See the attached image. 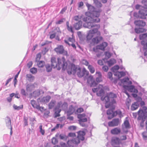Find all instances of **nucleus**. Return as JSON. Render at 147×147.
Instances as JSON below:
<instances>
[{
  "label": "nucleus",
  "instance_id": "41",
  "mask_svg": "<svg viewBox=\"0 0 147 147\" xmlns=\"http://www.w3.org/2000/svg\"><path fill=\"white\" fill-rule=\"evenodd\" d=\"M66 24L67 30L69 31L73 32V30L72 27L71 26H69V22H68L67 21L66 22Z\"/></svg>",
  "mask_w": 147,
  "mask_h": 147
},
{
  "label": "nucleus",
  "instance_id": "14",
  "mask_svg": "<svg viewBox=\"0 0 147 147\" xmlns=\"http://www.w3.org/2000/svg\"><path fill=\"white\" fill-rule=\"evenodd\" d=\"M80 140L78 137L76 138L73 139L71 140H69L68 141V143H71V144L74 145V144H78L80 142Z\"/></svg>",
  "mask_w": 147,
  "mask_h": 147
},
{
  "label": "nucleus",
  "instance_id": "47",
  "mask_svg": "<svg viewBox=\"0 0 147 147\" xmlns=\"http://www.w3.org/2000/svg\"><path fill=\"white\" fill-rule=\"evenodd\" d=\"M62 105V102L61 101L59 102H58L57 105L55 106V109L61 110L60 108H61V105Z\"/></svg>",
  "mask_w": 147,
  "mask_h": 147
},
{
  "label": "nucleus",
  "instance_id": "25",
  "mask_svg": "<svg viewBox=\"0 0 147 147\" xmlns=\"http://www.w3.org/2000/svg\"><path fill=\"white\" fill-rule=\"evenodd\" d=\"M75 110L74 108L72 105H71L67 111V115H70L72 114L74 112Z\"/></svg>",
  "mask_w": 147,
  "mask_h": 147
},
{
  "label": "nucleus",
  "instance_id": "45",
  "mask_svg": "<svg viewBox=\"0 0 147 147\" xmlns=\"http://www.w3.org/2000/svg\"><path fill=\"white\" fill-rule=\"evenodd\" d=\"M88 68L91 73H93L94 72L95 69L92 66L90 65H88Z\"/></svg>",
  "mask_w": 147,
  "mask_h": 147
},
{
  "label": "nucleus",
  "instance_id": "23",
  "mask_svg": "<svg viewBox=\"0 0 147 147\" xmlns=\"http://www.w3.org/2000/svg\"><path fill=\"white\" fill-rule=\"evenodd\" d=\"M139 103L138 102H134L133 103L131 107V109L132 111H134L138 108L139 106Z\"/></svg>",
  "mask_w": 147,
  "mask_h": 147
},
{
  "label": "nucleus",
  "instance_id": "22",
  "mask_svg": "<svg viewBox=\"0 0 147 147\" xmlns=\"http://www.w3.org/2000/svg\"><path fill=\"white\" fill-rule=\"evenodd\" d=\"M121 82L122 83L127 84L128 85H130L132 84L131 82L129 81V79L128 77H125L123 79H121Z\"/></svg>",
  "mask_w": 147,
  "mask_h": 147
},
{
  "label": "nucleus",
  "instance_id": "30",
  "mask_svg": "<svg viewBox=\"0 0 147 147\" xmlns=\"http://www.w3.org/2000/svg\"><path fill=\"white\" fill-rule=\"evenodd\" d=\"M5 122L7 126L8 127H11V120L10 118L8 117L5 118Z\"/></svg>",
  "mask_w": 147,
  "mask_h": 147
},
{
  "label": "nucleus",
  "instance_id": "59",
  "mask_svg": "<svg viewBox=\"0 0 147 147\" xmlns=\"http://www.w3.org/2000/svg\"><path fill=\"white\" fill-rule=\"evenodd\" d=\"M27 120L28 118L26 117H24V126H26L28 125Z\"/></svg>",
  "mask_w": 147,
  "mask_h": 147
},
{
  "label": "nucleus",
  "instance_id": "36",
  "mask_svg": "<svg viewBox=\"0 0 147 147\" xmlns=\"http://www.w3.org/2000/svg\"><path fill=\"white\" fill-rule=\"evenodd\" d=\"M56 101L55 100H52L49 103L48 105L49 108L50 109H53L56 103Z\"/></svg>",
  "mask_w": 147,
  "mask_h": 147
},
{
  "label": "nucleus",
  "instance_id": "21",
  "mask_svg": "<svg viewBox=\"0 0 147 147\" xmlns=\"http://www.w3.org/2000/svg\"><path fill=\"white\" fill-rule=\"evenodd\" d=\"M120 132V129L118 127L115 128L111 130V133L113 134L117 135L119 134Z\"/></svg>",
  "mask_w": 147,
  "mask_h": 147
},
{
  "label": "nucleus",
  "instance_id": "20",
  "mask_svg": "<svg viewBox=\"0 0 147 147\" xmlns=\"http://www.w3.org/2000/svg\"><path fill=\"white\" fill-rule=\"evenodd\" d=\"M82 22L81 21H79L78 22L75 24L74 25V27L75 29L78 30L82 27Z\"/></svg>",
  "mask_w": 147,
  "mask_h": 147
},
{
  "label": "nucleus",
  "instance_id": "7",
  "mask_svg": "<svg viewBox=\"0 0 147 147\" xmlns=\"http://www.w3.org/2000/svg\"><path fill=\"white\" fill-rule=\"evenodd\" d=\"M87 83L90 84L91 87H94L97 84V83L94 80L92 76H90L87 79Z\"/></svg>",
  "mask_w": 147,
  "mask_h": 147
},
{
  "label": "nucleus",
  "instance_id": "48",
  "mask_svg": "<svg viewBox=\"0 0 147 147\" xmlns=\"http://www.w3.org/2000/svg\"><path fill=\"white\" fill-rule=\"evenodd\" d=\"M64 42L66 44H68L69 46L71 45L74 49H76V46L75 44H74V43L70 44L68 42V41L67 40H64Z\"/></svg>",
  "mask_w": 147,
  "mask_h": 147
},
{
  "label": "nucleus",
  "instance_id": "28",
  "mask_svg": "<svg viewBox=\"0 0 147 147\" xmlns=\"http://www.w3.org/2000/svg\"><path fill=\"white\" fill-rule=\"evenodd\" d=\"M34 88V86L33 84H28L26 86V90L27 91H31Z\"/></svg>",
  "mask_w": 147,
  "mask_h": 147
},
{
  "label": "nucleus",
  "instance_id": "34",
  "mask_svg": "<svg viewBox=\"0 0 147 147\" xmlns=\"http://www.w3.org/2000/svg\"><path fill=\"white\" fill-rule=\"evenodd\" d=\"M127 119V118H126V119L124 121L122 125H123L125 128L128 129L130 128V124L128 120Z\"/></svg>",
  "mask_w": 147,
  "mask_h": 147
},
{
  "label": "nucleus",
  "instance_id": "27",
  "mask_svg": "<svg viewBox=\"0 0 147 147\" xmlns=\"http://www.w3.org/2000/svg\"><path fill=\"white\" fill-rule=\"evenodd\" d=\"M147 30L143 28H135V31L137 33H140L146 32Z\"/></svg>",
  "mask_w": 147,
  "mask_h": 147
},
{
  "label": "nucleus",
  "instance_id": "46",
  "mask_svg": "<svg viewBox=\"0 0 147 147\" xmlns=\"http://www.w3.org/2000/svg\"><path fill=\"white\" fill-rule=\"evenodd\" d=\"M13 108L15 110H19L20 109H22L23 108V105H21L20 106H18L15 105H13Z\"/></svg>",
  "mask_w": 147,
  "mask_h": 147
},
{
  "label": "nucleus",
  "instance_id": "10",
  "mask_svg": "<svg viewBox=\"0 0 147 147\" xmlns=\"http://www.w3.org/2000/svg\"><path fill=\"white\" fill-rule=\"evenodd\" d=\"M123 87L125 89L131 92L137 93L138 92L137 90L135 89L134 86L133 85L129 86L124 85Z\"/></svg>",
  "mask_w": 147,
  "mask_h": 147
},
{
  "label": "nucleus",
  "instance_id": "15",
  "mask_svg": "<svg viewBox=\"0 0 147 147\" xmlns=\"http://www.w3.org/2000/svg\"><path fill=\"white\" fill-rule=\"evenodd\" d=\"M78 137L81 140H83L84 139V136L85 133L83 131H80L78 133Z\"/></svg>",
  "mask_w": 147,
  "mask_h": 147
},
{
  "label": "nucleus",
  "instance_id": "57",
  "mask_svg": "<svg viewBox=\"0 0 147 147\" xmlns=\"http://www.w3.org/2000/svg\"><path fill=\"white\" fill-rule=\"evenodd\" d=\"M105 54L106 58L107 59L109 58L111 56L110 53L108 52H106Z\"/></svg>",
  "mask_w": 147,
  "mask_h": 147
},
{
  "label": "nucleus",
  "instance_id": "31",
  "mask_svg": "<svg viewBox=\"0 0 147 147\" xmlns=\"http://www.w3.org/2000/svg\"><path fill=\"white\" fill-rule=\"evenodd\" d=\"M93 0L94 3L97 7L100 8L102 7V3L98 0Z\"/></svg>",
  "mask_w": 147,
  "mask_h": 147
},
{
  "label": "nucleus",
  "instance_id": "2",
  "mask_svg": "<svg viewBox=\"0 0 147 147\" xmlns=\"http://www.w3.org/2000/svg\"><path fill=\"white\" fill-rule=\"evenodd\" d=\"M67 72L69 74H73L74 75L76 73L78 76L81 78L85 75L88 76L89 72L86 69L84 68L82 70H81V68L78 66L76 65L73 64H71L70 66V68L67 69Z\"/></svg>",
  "mask_w": 147,
  "mask_h": 147
},
{
  "label": "nucleus",
  "instance_id": "43",
  "mask_svg": "<svg viewBox=\"0 0 147 147\" xmlns=\"http://www.w3.org/2000/svg\"><path fill=\"white\" fill-rule=\"evenodd\" d=\"M55 110V112L54 114V117H57L60 116V113L61 111V110Z\"/></svg>",
  "mask_w": 147,
  "mask_h": 147
},
{
  "label": "nucleus",
  "instance_id": "42",
  "mask_svg": "<svg viewBox=\"0 0 147 147\" xmlns=\"http://www.w3.org/2000/svg\"><path fill=\"white\" fill-rule=\"evenodd\" d=\"M67 104L66 102H65L63 103H62L61 108L63 110H66L67 107Z\"/></svg>",
  "mask_w": 147,
  "mask_h": 147
},
{
  "label": "nucleus",
  "instance_id": "49",
  "mask_svg": "<svg viewBox=\"0 0 147 147\" xmlns=\"http://www.w3.org/2000/svg\"><path fill=\"white\" fill-rule=\"evenodd\" d=\"M83 16H77L74 17V19L76 21H78L82 18L83 20L84 18H83Z\"/></svg>",
  "mask_w": 147,
  "mask_h": 147
},
{
  "label": "nucleus",
  "instance_id": "64",
  "mask_svg": "<svg viewBox=\"0 0 147 147\" xmlns=\"http://www.w3.org/2000/svg\"><path fill=\"white\" fill-rule=\"evenodd\" d=\"M21 93L23 95L26 96V92L25 90L23 89H22L21 90Z\"/></svg>",
  "mask_w": 147,
  "mask_h": 147
},
{
  "label": "nucleus",
  "instance_id": "60",
  "mask_svg": "<svg viewBox=\"0 0 147 147\" xmlns=\"http://www.w3.org/2000/svg\"><path fill=\"white\" fill-rule=\"evenodd\" d=\"M84 111L83 109L82 108H78L77 110L76 111V112L75 113H80Z\"/></svg>",
  "mask_w": 147,
  "mask_h": 147
},
{
  "label": "nucleus",
  "instance_id": "24",
  "mask_svg": "<svg viewBox=\"0 0 147 147\" xmlns=\"http://www.w3.org/2000/svg\"><path fill=\"white\" fill-rule=\"evenodd\" d=\"M109 98H110L111 102L112 103H114L115 102L114 98L116 97L117 96L116 94H114L112 92H110L109 93L107 94Z\"/></svg>",
  "mask_w": 147,
  "mask_h": 147
},
{
  "label": "nucleus",
  "instance_id": "44",
  "mask_svg": "<svg viewBox=\"0 0 147 147\" xmlns=\"http://www.w3.org/2000/svg\"><path fill=\"white\" fill-rule=\"evenodd\" d=\"M61 147H73L74 145L73 144H71V143H69L68 144L67 142V144L64 143H63L61 144Z\"/></svg>",
  "mask_w": 147,
  "mask_h": 147
},
{
  "label": "nucleus",
  "instance_id": "52",
  "mask_svg": "<svg viewBox=\"0 0 147 147\" xmlns=\"http://www.w3.org/2000/svg\"><path fill=\"white\" fill-rule=\"evenodd\" d=\"M142 138L144 140H147V131H144L142 134Z\"/></svg>",
  "mask_w": 147,
  "mask_h": 147
},
{
  "label": "nucleus",
  "instance_id": "32",
  "mask_svg": "<svg viewBox=\"0 0 147 147\" xmlns=\"http://www.w3.org/2000/svg\"><path fill=\"white\" fill-rule=\"evenodd\" d=\"M26 78L27 80L31 82H33L34 79V77L30 74L26 75Z\"/></svg>",
  "mask_w": 147,
  "mask_h": 147
},
{
  "label": "nucleus",
  "instance_id": "63",
  "mask_svg": "<svg viewBox=\"0 0 147 147\" xmlns=\"http://www.w3.org/2000/svg\"><path fill=\"white\" fill-rule=\"evenodd\" d=\"M68 40L69 41L71 42V43L75 42V40L73 37H69L68 38Z\"/></svg>",
  "mask_w": 147,
  "mask_h": 147
},
{
  "label": "nucleus",
  "instance_id": "53",
  "mask_svg": "<svg viewBox=\"0 0 147 147\" xmlns=\"http://www.w3.org/2000/svg\"><path fill=\"white\" fill-rule=\"evenodd\" d=\"M45 67L46 68L47 72H49L51 71L52 68L51 67L49 64H47L45 65Z\"/></svg>",
  "mask_w": 147,
  "mask_h": 147
},
{
  "label": "nucleus",
  "instance_id": "38",
  "mask_svg": "<svg viewBox=\"0 0 147 147\" xmlns=\"http://www.w3.org/2000/svg\"><path fill=\"white\" fill-rule=\"evenodd\" d=\"M139 37L140 40L143 39V40L145 41L147 38V33L140 34Z\"/></svg>",
  "mask_w": 147,
  "mask_h": 147
},
{
  "label": "nucleus",
  "instance_id": "18",
  "mask_svg": "<svg viewBox=\"0 0 147 147\" xmlns=\"http://www.w3.org/2000/svg\"><path fill=\"white\" fill-rule=\"evenodd\" d=\"M51 98L50 96H47L45 97H44L42 98L40 100V101L41 102L46 103L48 102Z\"/></svg>",
  "mask_w": 147,
  "mask_h": 147
},
{
  "label": "nucleus",
  "instance_id": "12",
  "mask_svg": "<svg viewBox=\"0 0 147 147\" xmlns=\"http://www.w3.org/2000/svg\"><path fill=\"white\" fill-rule=\"evenodd\" d=\"M135 24L139 27H144L146 25V23L143 20H136L134 22Z\"/></svg>",
  "mask_w": 147,
  "mask_h": 147
},
{
  "label": "nucleus",
  "instance_id": "11",
  "mask_svg": "<svg viewBox=\"0 0 147 147\" xmlns=\"http://www.w3.org/2000/svg\"><path fill=\"white\" fill-rule=\"evenodd\" d=\"M119 123V120L118 119H114L108 123L109 126H117Z\"/></svg>",
  "mask_w": 147,
  "mask_h": 147
},
{
  "label": "nucleus",
  "instance_id": "39",
  "mask_svg": "<svg viewBox=\"0 0 147 147\" xmlns=\"http://www.w3.org/2000/svg\"><path fill=\"white\" fill-rule=\"evenodd\" d=\"M40 91L39 90H37L34 91L32 93V96L34 97L39 96L40 94Z\"/></svg>",
  "mask_w": 147,
  "mask_h": 147
},
{
  "label": "nucleus",
  "instance_id": "40",
  "mask_svg": "<svg viewBox=\"0 0 147 147\" xmlns=\"http://www.w3.org/2000/svg\"><path fill=\"white\" fill-rule=\"evenodd\" d=\"M119 68V66L117 65H115L114 67L112 68L111 69V70L113 72H114L115 73L117 72V71H118L117 70Z\"/></svg>",
  "mask_w": 147,
  "mask_h": 147
},
{
  "label": "nucleus",
  "instance_id": "35",
  "mask_svg": "<svg viewBox=\"0 0 147 147\" xmlns=\"http://www.w3.org/2000/svg\"><path fill=\"white\" fill-rule=\"evenodd\" d=\"M55 136L57 137H59L60 139L63 140H65L67 138V137L65 135L63 134L59 135V134H57Z\"/></svg>",
  "mask_w": 147,
  "mask_h": 147
},
{
  "label": "nucleus",
  "instance_id": "13",
  "mask_svg": "<svg viewBox=\"0 0 147 147\" xmlns=\"http://www.w3.org/2000/svg\"><path fill=\"white\" fill-rule=\"evenodd\" d=\"M117 115H118V116L121 118L123 116V115L122 114L121 111L119 110H118L114 112L112 116L111 117H109V118L111 119L114 117L115 116Z\"/></svg>",
  "mask_w": 147,
  "mask_h": 147
},
{
  "label": "nucleus",
  "instance_id": "6",
  "mask_svg": "<svg viewBox=\"0 0 147 147\" xmlns=\"http://www.w3.org/2000/svg\"><path fill=\"white\" fill-rule=\"evenodd\" d=\"M138 114L139 117L138 119L140 120L142 119L144 120L147 116L146 113L142 110L140 109L138 112Z\"/></svg>",
  "mask_w": 147,
  "mask_h": 147
},
{
  "label": "nucleus",
  "instance_id": "5",
  "mask_svg": "<svg viewBox=\"0 0 147 147\" xmlns=\"http://www.w3.org/2000/svg\"><path fill=\"white\" fill-rule=\"evenodd\" d=\"M92 91L94 92H97L96 94L98 96H101L104 94L103 86L100 84L97 88H92Z\"/></svg>",
  "mask_w": 147,
  "mask_h": 147
},
{
  "label": "nucleus",
  "instance_id": "58",
  "mask_svg": "<svg viewBox=\"0 0 147 147\" xmlns=\"http://www.w3.org/2000/svg\"><path fill=\"white\" fill-rule=\"evenodd\" d=\"M58 142V140L55 138H53L52 139V143L54 144H56Z\"/></svg>",
  "mask_w": 147,
  "mask_h": 147
},
{
  "label": "nucleus",
  "instance_id": "19",
  "mask_svg": "<svg viewBox=\"0 0 147 147\" xmlns=\"http://www.w3.org/2000/svg\"><path fill=\"white\" fill-rule=\"evenodd\" d=\"M114 75L117 76L118 78H120L121 77L124 76L125 75V72L124 71H117L116 73L114 74Z\"/></svg>",
  "mask_w": 147,
  "mask_h": 147
},
{
  "label": "nucleus",
  "instance_id": "4",
  "mask_svg": "<svg viewBox=\"0 0 147 147\" xmlns=\"http://www.w3.org/2000/svg\"><path fill=\"white\" fill-rule=\"evenodd\" d=\"M142 3L144 6H142V8L139 11V16L143 19L146 18V16H147V1L143 0Z\"/></svg>",
  "mask_w": 147,
  "mask_h": 147
},
{
  "label": "nucleus",
  "instance_id": "51",
  "mask_svg": "<svg viewBox=\"0 0 147 147\" xmlns=\"http://www.w3.org/2000/svg\"><path fill=\"white\" fill-rule=\"evenodd\" d=\"M37 65L39 67H42L45 65V62L43 61H38Z\"/></svg>",
  "mask_w": 147,
  "mask_h": 147
},
{
  "label": "nucleus",
  "instance_id": "37",
  "mask_svg": "<svg viewBox=\"0 0 147 147\" xmlns=\"http://www.w3.org/2000/svg\"><path fill=\"white\" fill-rule=\"evenodd\" d=\"M101 99L102 101H105L106 103L108 102L111 100L107 94L105 97H102L101 98Z\"/></svg>",
  "mask_w": 147,
  "mask_h": 147
},
{
  "label": "nucleus",
  "instance_id": "33",
  "mask_svg": "<svg viewBox=\"0 0 147 147\" xmlns=\"http://www.w3.org/2000/svg\"><path fill=\"white\" fill-rule=\"evenodd\" d=\"M112 141L113 143L117 144H119L121 142L120 139L117 137L113 138L112 139Z\"/></svg>",
  "mask_w": 147,
  "mask_h": 147
},
{
  "label": "nucleus",
  "instance_id": "55",
  "mask_svg": "<svg viewBox=\"0 0 147 147\" xmlns=\"http://www.w3.org/2000/svg\"><path fill=\"white\" fill-rule=\"evenodd\" d=\"M41 57V55L40 53H39L37 54L36 56V62L38 61Z\"/></svg>",
  "mask_w": 147,
  "mask_h": 147
},
{
  "label": "nucleus",
  "instance_id": "26",
  "mask_svg": "<svg viewBox=\"0 0 147 147\" xmlns=\"http://www.w3.org/2000/svg\"><path fill=\"white\" fill-rule=\"evenodd\" d=\"M114 109L115 107H113L112 109H109L107 111V113L108 115H109L108 117L109 119H111L110 118H109V117L112 116L114 112H113Z\"/></svg>",
  "mask_w": 147,
  "mask_h": 147
},
{
  "label": "nucleus",
  "instance_id": "56",
  "mask_svg": "<svg viewBox=\"0 0 147 147\" xmlns=\"http://www.w3.org/2000/svg\"><path fill=\"white\" fill-rule=\"evenodd\" d=\"M39 128L40 129V132L42 135H44L45 133V130L42 129V126L41 125L39 126Z\"/></svg>",
  "mask_w": 147,
  "mask_h": 147
},
{
  "label": "nucleus",
  "instance_id": "1",
  "mask_svg": "<svg viewBox=\"0 0 147 147\" xmlns=\"http://www.w3.org/2000/svg\"><path fill=\"white\" fill-rule=\"evenodd\" d=\"M89 11L85 13L87 17H84L83 20L85 22L83 26L85 28L90 29L94 28L87 32L86 39L87 40H91L92 42L94 44H97L102 40L103 38L100 36V32L98 30L100 28L99 24H96L95 23L99 22L100 19L99 17L101 12L100 9L96 11L95 7L87 3L86 4Z\"/></svg>",
  "mask_w": 147,
  "mask_h": 147
},
{
  "label": "nucleus",
  "instance_id": "54",
  "mask_svg": "<svg viewBox=\"0 0 147 147\" xmlns=\"http://www.w3.org/2000/svg\"><path fill=\"white\" fill-rule=\"evenodd\" d=\"M30 71L32 74H35L37 72V69L36 68L33 67L30 69Z\"/></svg>",
  "mask_w": 147,
  "mask_h": 147
},
{
  "label": "nucleus",
  "instance_id": "3",
  "mask_svg": "<svg viewBox=\"0 0 147 147\" xmlns=\"http://www.w3.org/2000/svg\"><path fill=\"white\" fill-rule=\"evenodd\" d=\"M57 61V63L56 59L52 57L51 59V66L54 68H57L58 70H60L61 68L63 70H65L67 68V64L65 58L63 57L61 59L58 58Z\"/></svg>",
  "mask_w": 147,
  "mask_h": 147
},
{
  "label": "nucleus",
  "instance_id": "9",
  "mask_svg": "<svg viewBox=\"0 0 147 147\" xmlns=\"http://www.w3.org/2000/svg\"><path fill=\"white\" fill-rule=\"evenodd\" d=\"M31 104L34 108H36L37 109L40 111H41V109L42 110L44 109L43 107H40L39 103L33 100H31Z\"/></svg>",
  "mask_w": 147,
  "mask_h": 147
},
{
  "label": "nucleus",
  "instance_id": "17",
  "mask_svg": "<svg viewBox=\"0 0 147 147\" xmlns=\"http://www.w3.org/2000/svg\"><path fill=\"white\" fill-rule=\"evenodd\" d=\"M96 76H97L96 78V81L97 83L102 81V75L101 73L99 71H96Z\"/></svg>",
  "mask_w": 147,
  "mask_h": 147
},
{
  "label": "nucleus",
  "instance_id": "16",
  "mask_svg": "<svg viewBox=\"0 0 147 147\" xmlns=\"http://www.w3.org/2000/svg\"><path fill=\"white\" fill-rule=\"evenodd\" d=\"M86 115L84 113L78 114L77 117L79 119V121H87V119L85 117Z\"/></svg>",
  "mask_w": 147,
  "mask_h": 147
},
{
  "label": "nucleus",
  "instance_id": "8",
  "mask_svg": "<svg viewBox=\"0 0 147 147\" xmlns=\"http://www.w3.org/2000/svg\"><path fill=\"white\" fill-rule=\"evenodd\" d=\"M55 51L57 53L62 54L64 52L65 54H67V52L66 51H64L63 47L62 45L58 46L55 49Z\"/></svg>",
  "mask_w": 147,
  "mask_h": 147
},
{
  "label": "nucleus",
  "instance_id": "62",
  "mask_svg": "<svg viewBox=\"0 0 147 147\" xmlns=\"http://www.w3.org/2000/svg\"><path fill=\"white\" fill-rule=\"evenodd\" d=\"M108 67L107 66L104 65L102 67V69L105 72H107L108 69Z\"/></svg>",
  "mask_w": 147,
  "mask_h": 147
},
{
  "label": "nucleus",
  "instance_id": "29",
  "mask_svg": "<svg viewBox=\"0 0 147 147\" xmlns=\"http://www.w3.org/2000/svg\"><path fill=\"white\" fill-rule=\"evenodd\" d=\"M116 63L115 59L113 58H112L107 61V64L109 67L112 66Z\"/></svg>",
  "mask_w": 147,
  "mask_h": 147
},
{
  "label": "nucleus",
  "instance_id": "50",
  "mask_svg": "<svg viewBox=\"0 0 147 147\" xmlns=\"http://www.w3.org/2000/svg\"><path fill=\"white\" fill-rule=\"evenodd\" d=\"M79 122L81 126L83 127H87V125L84 122H86L87 121H79Z\"/></svg>",
  "mask_w": 147,
  "mask_h": 147
},
{
  "label": "nucleus",
  "instance_id": "61",
  "mask_svg": "<svg viewBox=\"0 0 147 147\" xmlns=\"http://www.w3.org/2000/svg\"><path fill=\"white\" fill-rule=\"evenodd\" d=\"M108 78L109 79L111 80H112L113 79V78L112 77V74L111 72H109L108 73Z\"/></svg>",
  "mask_w": 147,
  "mask_h": 147
}]
</instances>
